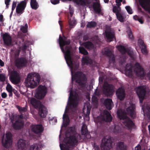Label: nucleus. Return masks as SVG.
Wrapping results in <instances>:
<instances>
[{
  "label": "nucleus",
  "instance_id": "obj_1",
  "mask_svg": "<svg viewBox=\"0 0 150 150\" xmlns=\"http://www.w3.org/2000/svg\"><path fill=\"white\" fill-rule=\"evenodd\" d=\"M63 38L60 35L59 37V43L60 48L62 52L64 53V57L66 62L71 69V74L72 83L73 81L75 80L76 83L80 85H84L87 79L85 75L82 72L78 71L76 72L74 75H73V70H75L78 68V66L76 65L75 67H74L73 60L71 56V47L69 46H67L65 47V51H64V46L66 45H69L70 42V40L67 39V38L63 36Z\"/></svg>",
  "mask_w": 150,
  "mask_h": 150
},
{
  "label": "nucleus",
  "instance_id": "obj_2",
  "mask_svg": "<svg viewBox=\"0 0 150 150\" xmlns=\"http://www.w3.org/2000/svg\"><path fill=\"white\" fill-rule=\"evenodd\" d=\"M81 136L77 133L71 135L65 139V144H60L61 150H69L70 146L68 145L74 146L77 145L78 141L81 139Z\"/></svg>",
  "mask_w": 150,
  "mask_h": 150
},
{
  "label": "nucleus",
  "instance_id": "obj_3",
  "mask_svg": "<svg viewBox=\"0 0 150 150\" xmlns=\"http://www.w3.org/2000/svg\"><path fill=\"white\" fill-rule=\"evenodd\" d=\"M40 80V77L38 73L29 74L25 80L28 86L31 88H34L38 84Z\"/></svg>",
  "mask_w": 150,
  "mask_h": 150
},
{
  "label": "nucleus",
  "instance_id": "obj_4",
  "mask_svg": "<svg viewBox=\"0 0 150 150\" xmlns=\"http://www.w3.org/2000/svg\"><path fill=\"white\" fill-rule=\"evenodd\" d=\"M117 114L120 120H124V124L129 129H132L134 127V123L130 118L127 116L126 113L125 111H117Z\"/></svg>",
  "mask_w": 150,
  "mask_h": 150
},
{
  "label": "nucleus",
  "instance_id": "obj_5",
  "mask_svg": "<svg viewBox=\"0 0 150 150\" xmlns=\"http://www.w3.org/2000/svg\"><path fill=\"white\" fill-rule=\"evenodd\" d=\"M112 117L110 114L107 110L104 111L103 114L98 116L95 121L100 124L105 122H110L112 121Z\"/></svg>",
  "mask_w": 150,
  "mask_h": 150
},
{
  "label": "nucleus",
  "instance_id": "obj_6",
  "mask_svg": "<svg viewBox=\"0 0 150 150\" xmlns=\"http://www.w3.org/2000/svg\"><path fill=\"white\" fill-rule=\"evenodd\" d=\"M112 142L111 137L106 136L102 139L101 148L103 150H109L112 148Z\"/></svg>",
  "mask_w": 150,
  "mask_h": 150
},
{
  "label": "nucleus",
  "instance_id": "obj_7",
  "mask_svg": "<svg viewBox=\"0 0 150 150\" xmlns=\"http://www.w3.org/2000/svg\"><path fill=\"white\" fill-rule=\"evenodd\" d=\"M12 135L10 132L6 134V139H4V137L2 138L1 143L2 146L6 148L10 147L12 145Z\"/></svg>",
  "mask_w": 150,
  "mask_h": 150
},
{
  "label": "nucleus",
  "instance_id": "obj_8",
  "mask_svg": "<svg viewBox=\"0 0 150 150\" xmlns=\"http://www.w3.org/2000/svg\"><path fill=\"white\" fill-rule=\"evenodd\" d=\"M47 91L46 87L44 86L40 85L37 89L35 97L38 99L43 98L46 94Z\"/></svg>",
  "mask_w": 150,
  "mask_h": 150
},
{
  "label": "nucleus",
  "instance_id": "obj_9",
  "mask_svg": "<svg viewBox=\"0 0 150 150\" xmlns=\"http://www.w3.org/2000/svg\"><path fill=\"white\" fill-rule=\"evenodd\" d=\"M146 88L144 86H140L137 88L136 93L139 99L140 102L142 103L146 94Z\"/></svg>",
  "mask_w": 150,
  "mask_h": 150
},
{
  "label": "nucleus",
  "instance_id": "obj_10",
  "mask_svg": "<svg viewBox=\"0 0 150 150\" xmlns=\"http://www.w3.org/2000/svg\"><path fill=\"white\" fill-rule=\"evenodd\" d=\"M113 86L112 84H109L105 82L103 86V92L106 96H110L112 93Z\"/></svg>",
  "mask_w": 150,
  "mask_h": 150
},
{
  "label": "nucleus",
  "instance_id": "obj_11",
  "mask_svg": "<svg viewBox=\"0 0 150 150\" xmlns=\"http://www.w3.org/2000/svg\"><path fill=\"white\" fill-rule=\"evenodd\" d=\"M134 71L138 76L143 77L144 76L145 74L143 68L138 62L135 63Z\"/></svg>",
  "mask_w": 150,
  "mask_h": 150
},
{
  "label": "nucleus",
  "instance_id": "obj_12",
  "mask_svg": "<svg viewBox=\"0 0 150 150\" xmlns=\"http://www.w3.org/2000/svg\"><path fill=\"white\" fill-rule=\"evenodd\" d=\"M10 78L11 81L14 84H18L20 82L19 74L16 71H11L10 72Z\"/></svg>",
  "mask_w": 150,
  "mask_h": 150
},
{
  "label": "nucleus",
  "instance_id": "obj_13",
  "mask_svg": "<svg viewBox=\"0 0 150 150\" xmlns=\"http://www.w3.org/2000/svg\"><path fill=\"white\" fill-rule=\"evenodd\" d=\"M140 6L150 13V0H139Z\"/></svg>",
  "mask_w": 150,
  "mask_h": 150
},
{
  "label": "nucleus",
  "instance_id": "obj_14",
  "mask_svg": "<svg viewBox=\"0 0 150 150\" xmlns=\"http://www.w3.org/2000/svg\"><path fill=\"white\" fill-rule=\"evenodd\" d=\"M2 38L5 45L9 46L12 44V39L11 35L7 33H4Z\"/></svg>",
  "mask_w": 150,
  "mask_h": 150
},
{
  "label": "nucleus",
  "instance_id": "obj_15",
  "mask_svg": "<svg viewBox=\"0 0 150 150\" xmlns=\"http://www.w3.org/2000/svg\"><path fill=\"white\" fill-rule=\"evenodd\" d=\"M104 54L108 57L109 58L110 64H114L115 62L114 55L112 53L111 50L108 49L105 50Z\"/></svg>",
  "mask_w": 150,
  "mask_h": 150
},
{
  "label": "nucleus",
  "instance_id": "obj_16",
  "mask_svg": "<svg viewBox=\"0 0 150 150\" xmlns=\"http://www.w3.org/2000/svg\"><path fill=\"white\" fill-rule=\"evenodd\" d=\"M117 98L120 100H123L125 96V90L122 87L119 88L116 93Z\"/></svg>",
  "mask_w": 150,
  "mask_h": 150
},
{
  "label": "nucleus",
  "instance_id": "obj_17",
  "mask_svg": "<svg viewBox=\"0 0 150 150\" xmlns=\"http://www.w3.org/2000/svg\"><path fill=\"white\" fill-rule=\"evenodd\" d=\"M38 113L41 117L45 118L48 114L47 109L44 105H41L39 106Z\"/></svg>",
  "mask_w": 150,
  "mask_h": 150
},
{
  "label": "nucleus",
  "instance_id": "obj_18",
  "mask_svg": "<svg viewBox=\"0 0 150 150\" xmlns=\"http://www.w3.org/2000/svg\"><path fill=\"white\" fill-rule=\"evenodd\" d=\"M93 7L95 12L97 14H100L103 15V13L101 12V6L98 2H94Z\"/></svg>",
  "mask_w": 150,
  "mask_h": 150
},
{
  "label": "nucleus",
  "instance_id": "obj_19",
  "mask_svg": "<svg viewBox=\"0 0 150 150\" xmlns=\"http://www.w3.org/2000/svg\"><path fill=\"white\" fill-rule=\"evenodd\" d=\"M32 131L35 134L42 133L44 130L42 125L38 124L33 125L31 128Z\"/></svg>",
  "mask_w": 150,
  "mask_h": 150
},
{
  "label": "nucleus",
  "instance_id": "obj_20",
  "mask_svg": "<svg viewBox=\"0 0 150 150\" xmlns=\"http://www.w3.org/2000/svg\"><path fill=\"white\" fill-rule=\"evenodd\" d=\"M134 109V104H132L126 109V111L128 114L133 119L135 117Z\"/></svg>",
  "mask_w": 150,
  "mask_h": 150
},
{
  "label": "nucleus",
  "instance_id": "obj_21",
  "mask_svg": "<svg viewBox=\"0 0 150 150\" xmlns=\"http://www.w3.org/2000/svg\"><path fill=\"white\" fill-rule=\"evenodd\" d=\"M11 121L12 123L13 127L16 130H19L23 127V124L21 121L17 120L14 122L12 120H11Z\"/></svg>",
  "mask_w": 150,
  "mask_h": 150
},
{
  "label": "nucleus",
  "instance_id": "obj_22",
  "mask_svg": "<svg viewBox=\"0 0 150 150\" xmlns=\"http://www.w3.org/2000/svg\"><path fill=\"white\" fill-rule=\"evenodd\" d=\"M26 6L25 4H24L23 2L18 4L16 9L17 13L22 14Z\"/></svg>",
  "mask_w": 150,
  "mask_h": 150
},
{
  "label": "nucleus",
  "instance_id": "obj_23",
  "mask_svg": "<svg viewBox=\"0 0 150 150\" xmlns=\"http://www.w3.org/2000/svg\"><path fill=\"white\" fill-rule=\"evenodd\" d=\"M21 41H20L19 42L21 44L22 42V45L20 47V48L23 52H25L26 50L27 47H28L29 45V42L28 41H24L23 38L21 39Z\"/></svg>",
  "mask_w": 150,
  "mask_h": 150
},
{
  "label": "nucleus",
  "instance_id": "obj_24",
  "mask_svg": "<svg viewBox=\"0 0 150 150\" xmlns=\"http://www.w3.org/2000/svg\"><path fill=\"white\" fill-rule=\"evenodd\" d=\"M15 61L16 64L20 67L25 66L27 63L26 59L23 57L18 58L16 59Z\"/></svg>",
  "mask_w": 150,
  "mask_h": 150
},
{
  "label": "nucleus",
  "instance_id": "obj_25",
  "mask_svg": "<svg viewBox=\"0 0 150 150\" xmlns=\"http://www.w3.org/2000/svg\"><path fill=\"white\" fill-rule=\"evenodd\" d=\"M26 141L25 140L20 139L18 142L17 146L19 149L23 150L26 148Z\"/></svg>",
  "mask_w": 150,
  "mask_h": 150
},
{
  "label": "nucleus",
  "instance_id": "obj_26",
  "mask_svg": "<svg viewBox=\"0 0 150 150\" xmlns=\"http://www.w3.org/2000/svg\"><path fill=\"white\" fill-rule=\"evenodd\" d=\"M112 101L111 99L107 98L104 101V104L106 109L110 110L112 109L111 104Z\"/></svg>",
  "mask_w": 150,
  "mask_h": 150
},
{
  "label": "nucleus",
  "instance_id": "obj_27",
  "mask_svg": "<svg viewBox=\"0 0 150 150\" xmlns=\"http://www.w3.org/2000/svg\"><path fill=\"white\" fill-rule=\"evenodd\" d=\"M30 103L35 108L38 107L40 104V101L34 98H32L30 99Z\"/></svg>",
  "mask_w": 150,
  "mask_h": 150
},
{
  "label": "nucleus",
  "instance_id": "obj_28",
  "mask_svg": "<svg viewBox=\"0 0 150 150\" xmlns=\"http://www.w3.org/2000/svg\"><path fill=\"white\" fill-rule=\"evenodd\" d=\"M63 126L64 127H67L69 125V119L68 116L64 114L63 115Z\"/></svg>",
  "mask_w": 150,
  "mask_h": 150
},
{
  "label": "nucleus",
  "instance_id": "obj_29",
  "mask_svg": "<svg viewBox=\"0 0 150 150\" xmlns=\"http://www.w3.org/2000/svg\"><path fill=\"white\" fill-rule=\"evenodd\" d=\"M82 64L83 65H88L92 63V61L88 57L85 56L82 57Z\"/></svg>",
  "mask_w": 150,
  "mask_h": 150
},
{
  "label": "nucleus",
  "instance_id": "obj_30",
  "mask_svg": "<svg viewBox=\"0 0 150 150\" xmlns=\"http://www.w3.org/2000/svg\"><path fill=\"white\" fill-rule=\"evenodd\" d=\"M105 36L108 40L110 41H112V39L114 37V34L110 31H107L105 32Z\"/></svg>",
  "mask_w": 150,
  "mask_h": 150
},
{
  "label": "nucleus",
  "instance_id": "obj_31",
  "mask_svg": "<svg viewBox=\"0 0 150 150\" xmlns=\"http://www.w3.org/2000/svg\"><path fill=\"white\" fill-rule=\"evenodd\" d=\"M114 133L117 134H123L122 133L123 130L121 127L118 125H115L113 129Z\"/></svg>",
  "mask_w": 150,
  "mask_h": 150
},
{
  "label": "nucleus",
  "instance_id": "obj_32",
  "mask_svg": "<svg viewBox=\"0 0 150 150\" xmlns=\"http://www.w3.org/2000/svg\"><path fill=\"white\" fill-rule=\"evenodd\" d=\"M30 5L31 8L36 10L39 7V5L36 0H30Z\"/></svg>",
  "mask_w": 150,
  "mask_h": 150
},
{
  "label": "nucleus",
  "instance_id": "obj_33",
  "mask_svg": "<svg viewBox=\"0 0 150 150\" xmlns=\"http://www.w3.org/2000/svg\"><path fill=\"white\" fill-rule=\"evenodd\" d=\"M41 147L40 144H35L31 145L30 148V150H38Z\"/></svg>",
  "mask_w": 150,
  "mask_h": 150
},
{
  "label": "nucleus",
  "instance_id": "obj_34",
  "mask_svg": "<svg viewBox=\"0 0 150 150\" xmlns=\"http://www.w3.org/2000/svg\"><path fill=\"white\" fill-rule=\"evenodd\" d=\"M84 46L85 47L89 50L92 49L94 47L93 44L90 42H87L85 43Z\"/></svg>",
  "mask_w": 150,
  "mask_h": 150
},
{
  "label": "nucleus",
  "instance_id": "obj_35",
  "mask_svg": "<svg viewBox=\"0 0 150 150\" xmlns=\"http://www.w3.org/2000/svg\"><path fill=\"white\" fill-rule=\"evenodd\" d=\"M117 148L119 150H127L126 146L125 145L123 142H119L117 145Z\"/></svg>",
  "mask_w": 150,
  "mask_h": 150
},
{
  "label": "nucleus",
  "instance_id": "obj_36",
  "mask_svg": "<svg viewBox=\"0 0 150 150\" xmlns=\"http://www.w3.org/2000/svg\"><path fill=\"white\" fill-rule=\"evenodd\" d=\"M16 107L20 113L25 112L27 111L28 106L26 105L24 107H22L18 105H17Z\"/></svg>",
  "mask_w": 150,
  "mask_h": 150
},
{
  "label": "nucleus",
  "instance_id": "obj_37",
  "mask_svg": "<svg viewBox=\"0 0 150 150\" xmlns=\"http://www.w3.org/2000/svg\"><path fill=\"white\" fill-rule=\"evenodd\" d=\"M96 23L94 21H91L88 22L86 27L88 28H93L96 27L97 25Z\"/></svg>",
  "mask_w": 150,
  "mask_h": 150
},
{
  "label": "nucleus",
  "instance_id": "obj_38",
  "mask_svg": "<svg viewBox=\"0 0 150 150\" xmlns=\"http://www.w3.org/2000/svg\"><path fill=\"white\" fill-rule=\"evenodd\" d=\"M133 70V67L130 64H127L126 65L125 67V70L126 71H128L130 74H131Z\"/></svg>",
  "mask_w": 150,
  "mask_h": 150
},
{
  "label": "nucleus",
  "instance_id": "obj_39",
  "mask_svg": "<svg viewBox=\"0 0 150 150\" xmlns=\"http://www.w3.org/2000/svg\"><path fill=\"white\" fill-rule=\"evenodd\" d=\"M69 100V104L70 105L72 106L74 108H76L77 107V104L75 98H71V99Z\"/></svg>",
  "mask_w": 150,
  "mask_h": 150
},
{
  "label": "nucleus",
  "instance_id": "obj_40",
  "mask_svg": "<svg viewBox=\"0 0 150 150\" xmlns=\"http://www.w3.org/2000/svg\"><path fill=\"white\" fill-rule=\"evenodd\" d=\"M69 23L70 26V28H71L76 25V21L74 18H71L69 20Z\"/></svg>",
  "mask_w": 150,
  "mask_h": 150
},
{
  "label": "nucleus",
  "instance_id": "obj_41",
  "mask_svg": "<svg viewBox=\"0 0 150 150\" xmlns=\"http://www.w3.org/2000/svg\"><path fill=\"white\" fill-rule=\"evenodd\" d=\"M79 52L84 55H87L88 54V52L87 50L83 47H80L79 48Z\"/></svg>",
  "mask_w": 150,
  "mask_h": 150
},
{
  "label": "nucleus",
  "instance_id": "obj_42",
  "mask_svg": "<svg viewBox=\"0 0 150 150\" xmlns=\"http://www.w3.org/2000/svg\"><path fill=\"white\" fill-rule=\"evenodd\" d=\"M118 49L120 52L122 54H125L127 52V50L123 46L120 45L118 46Z\"/></svg>",
  "mask_w": 150,
  "mask_h": 150
},
{
  "label": "nucleus",
  "instance_id": "obj_43",
  "mask_svg": "<svg viewBox=\"0 0 150 150\" xmlns=\"http://www.w3.org/2000/svg\"><path fill=\"white\" fill-rule=\"evenodd\" d=\"M88 132L87 127L85 124L83 125L82 127L81 133L82 134H85Z\"/></svg>",
  "mask_w": 150,
  "mask_h": 150
},
{
  "label": "nucleus",
  "instance_id": "obj_44",
  "mask_svg": "<svg viewBox=\"0 0 150 150\" xmlns=\"http://www.w3.org/2000/svg\"><path fill=\"white\" fill-rule=\"evenodd\" d=\"M117 18L121 22H123L124 21V18L122 15L120 13H118L116 14Z\"/></svg>",
  "mask_w": 150,
  "mask_h": 150
},
{
  "label": "nucleus",
  "instance_id": "obj_45",
  "mask_svg": "<svg viewBox=\"0 0 150 150\" xmlns=\"http://www.w3.org/2000/svg\"><path fill=\"white\" fill-rule=\"evenodd\" d=\"M112 11L113 12L115 13L116 14H117L118 13H120V8L117 7L116 6H114L113 7Z\"/></svg>",
  "mask_w": 150,
  "mask_h": 150
},
{
  "label": "nucleus",
  "instance_id": "obj_46",
  "mask_svg": "<svg viewBox=\"0 0 150 150\" xmlns=\"http://www.w3.org/2000/svg\"><path fill=\"white\" fill-rule=\"evenodd\" d=\"M141 47V51L142 53L144 54H146L148 52L147 51L146 45H145Z\"/></svg>",
  "mask_w": 150,
  "mask_h": 150
},
{
  "label": "nucleus",
  "instance_id": "obj_47",
  "mask_svg": "<svg viewBox=\"0 0 150 150\" xmlns=\"http://www.w3.org/2000/svg\"><path fill=\"white\" fill-rule=\"evenodd\" d=\"M67 130L69 133H73L75 132V128L74 127H70L68 128Z\"/></svg>",
  "mask_w": 150,
  "mask_h": 150
},
{
  "label": "nucleus",
  "instance_id": "obj_48",
  "mask_svg": "<svg viewBox=\"0 0 150 150\" xmlns=\"http://www.w3.org/2000/svg\"><path fill=\"white\" fill-rule=\"evenodd\" d=\"M125 8L128 13L132 14L133 13L132 10L131 8L129 6H126Z\"/></svg>",
  "mask_w": 150,
  "mask_h": 150
},
{
  "label": "nucleus",
  "instance_id": "obj_49",
  "mask_svg": "<svg viewBox=\"0 0 150 150\" xmlns=\"http://www.w3.org/2000/svg\"><path fill=\"white\" fill-rule=\"evenodd\" d=\"M126 60L125 57L124 56H122V57H120V63L121 65H122L125 62Z\"/></svg>",
  "mask_w": 150,
  "mask_h": 150
},
{
  "label": "nucleus",
  "instance_id": "obj_50",
  "mask_svg": "<svg viewBox=\"0 0 150 150\" xmlns=\"http://www.w3.org/2000/svg\"><path fill=\"white\" fill-rule=\"evenodd\" d=\"M147 117L150 120V107H147V112L146 113Z\"/></svg>",
  "mask_w": 150,
  "mask_h": 150
},
{
  "label": "nucleus",
  "instance_id": "obj_51",
  "mask_svg": "<svg viewBox=\"0 0 150 150\" xmlns=\"http://www.w3.org/2000/svg\"><path fill=\"white\" fill-rule=\"evenodd\" d=\"M138 42L139 46L140 47L145 45L144 44V41L141 39H139Z\"/></svg>",
  "mask_w": 150,
  "mask_h": 150
},
{
  "label": "nucleus",
  "instance_id": "obj_52",
  "mask_svg": "<svg viewBox=\"0 0 150 150\" xmlns=\"http://www.w3.org/2000/svg\"><path fill=\"white\" fill-rule=\"evenodd\" d=\"M6 90L8 92L13 91L12 86L9 84H7V85Z\"/></svg>",
  "mask_w": 150,
  "mask_h": 150
},
{
  "label": "nucleus",
  "instance_id": "obj_53",
  "mask_svg": "<svg viewBox=\"0 0 150 150\" xmlns=\"http://www.w3.org/2000/svg\"><path fill=\"white\" fill-rule=\"evenodd\" d=\"M129 38L131 40L134 39V37L131 31H130L128 33Z\"/></svg>",
  "mask_w": 150,
  "mask_h": 150
},
{
  "label": "nucleus",
  "instance_id": "obj_54",
  "mask_svg": "<svg viewBox=\"0 0 150 150\" xmlns=\"http://www.w3.org/2000/svg\"><path fill=\"white\" fill-rule=\"evenodd\" d=\"M51 2L52 4L56 5L59 3V0H51Z\"/></svg>",
  "mask_w": 150,
  "mask_h": 150
},
{
  "label": "nucleus",
  "instance_id": "obj_55",
  "mask_svg": "<svg viewBox=\"0 0 150 150\" xmlns=\"http://www.w3.org/2000/svg\"><path fill=\"white\" fill-rule=\"evenodd\" d=\"M127 54L131 58L133 57V52L130 50H127Z\"/></svg>",
  "mask_w": 150,
  "mask_h": 150
},
{
  "label": "nucleus",
  "instance_id": "obj_56",
  "mask_svg": "<svg viewBox=\"0 0 150 150\" xmlns=\"http://www.w3.org/2000/svg\"><path fill=\"white\" fill-rule=\"evenodd\" d=\"M17 4V2L13 1V3L12 10L14 11L15 8Z\"/></svg>",
  "mask_w": 150,
  "mask_h": 150
},
{
  "label": "nucleus",
  "instance_id": "obj_57",
  "mask_svg": "<svg viewBox=\"0 0 150 150\" xmlns=\"http://www.w3.org/2000/svg\"><path fill=\"white\" fill-rule=\"evenodd\" d=\"M5 80V76L3 74H1L0 77V81L2 82H4Z\"/></svg>",
  "mask_w": 150,
  "mask_h": 150
},
{
  "label": "nucleus",
  "instance_id": "obj_58",
  "mask_svg": "<svg viewBox=\"0 0 150 150\" xmlns=\"http://www.w3.org/2000/svg\"><path fill=\"white\" fill-rule=\"evenodd\" d=\"M21 30L24 33H26L27 32V29L24 27H22L21 28Z\"/></svg>",
  "mask_w": 150,
  "mask_h": 150
},
{
  "label": "nucleus",
  "instance_id": "obj_59",
  "mask_svg": "<svg viewBox=\"0 0 150 150\" xmlns=\"http://www.w3.org/2000/svg\"><path fill=\"white\" fill-rule=\"evenodd\" d=\"M69 94L70 96L69 98V100L71 99V98H73L72 97L74 96L73 93L71 89L70 90Z\"/></svg>",
  "mask_w": 150,
  "mask_h": 150
},
{
  "label": "nucleus",
  "instance_id": "obj_60",
  "mask_svg": "<svg viewBox=\"0 0 150 150\" xmlns=\"http://www.w3.org/2000/svg\"><path fill=\"white\" fill-rule=\"evenodd\" d=\"M122 1V0H116L115 2L117 5L118 6H120L121 5V2Z\"/></svg>",
  "mask_w": 150,
  "mask_h": 150
},
{
  "label": "nucleus",
  "instance_id": "obj_61",
  "mask_svg": "<svg viewBox=\"0 0 150 150\" xmlns=\"http://www.w3.org/2000/svg\"><path fill=\"white\" fill-rule=\"evenodd\" d=\"M89 39V37L88 35H86L83 36V40L86 41L88 40Z\"/></svg>",
  "mask_w": 150,
  "mask_h": 150
},
{
  "label": "nucleus",
  "instance_id": "obj_62",
  "mask_svg": "<svg viewBox=\"0 0 150 150\" xmlns=\"http://www.w3.org/2000/svg\"><path fill=\"white\" fill-rule=\"evenodd\" d=\"M82 135H83V134ZM83 135H85V137L88 139H90L91 137V136L90 135V134L89 133H88V132L86 134H83Z\"/></svg>",
  "mask_w": 150,
  "mask_h": 150
},
{
  "label": "nucleus",
  "instance_id": "obj_63",
  "mask_svg": "<svg viewBox=\"0 0 150 150\" xmlns=\"http://www.w3.org/2000/svg\"><path fill=\"white\" fill-rule=\"evenodd\" d=\"M138 21H139V22L141 24H143L144 23V21L143 20V17H141L140 18H139Z\"/></svg>",
  "mask_w": 150,
  "mask_h": 150
},
{
  "label": "nucleus",
  "instance_id": "obj_64",
  "mask_svg": "<svg viewBox=\"0 0 150 150\" xmlns=\"http://www.w3.org/2000/svg\"><path fill=\"white\" fill-rule=\"evenodd\" d=\"M134 150H141V147L140 145H138L135 147Z\"/></svg>",
  "mask_w": 150,
  "mask_h": 150
}]
</instances>
